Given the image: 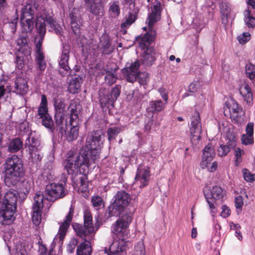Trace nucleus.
<instances>
[{"instance_id":"nucleus-19","label":"nucleus","mask_w":255,"mask_h":255,"mask_svg":"<svg viewBox=\"0 0 255 255\" xmlns=\"http://www.w3.org/2000/svg\"><path fill=\"white\" fill-rule=\"evenodd\" d=\"M151 12L148 14L146 23L148 26V30H153V24L160 19L161 3L159 0H155L151 7Z\"/></svg>"},{"instance_id":"nucleus-35","label":"nucleus","mask_w":255,"mask_h":255,"mask_svg":"<svg viewBox=\"0 0 255 255\" xmlns=\"http://www.w3.org/2000/svg\"><path fill=\"white\" fill-rule=\"evenodd\" d=\"M116 73V69L111 71H109L108 69L103 70L102 74L103 75L106 74L105 81L106 84L111 86L116 82L118 77Z\"/></svg>"},{"instance_id":"nucleus-40","label":"nucleus","mask_w":255,"mask_h":255,"mask_svg":"<svg viewBox=\"0 0 255 255\" xmlns=\"http://www.w3.org/2000/svg\"><path fill=\"white\" fill-rule=\"evenodd\" d=\"M35 59L38 69L44 71L46 67L44 52L35 53Z\"/></svg>"},{"instance_id":"nucleus-30","label":"nucleus","mask_w":255,"mask_h":255,"mask_svg":"<svg viewBox=\"0 0 255 255\" xmlns=\"http://www.w3.org/2000/svg\"><path fill=\"white\" fill-rule=\"evenodd\" d=\"M229 110L230 118L234 123L235 124L241 123L243 119L239 114L242 112V109L239 107V104L234 101L233 106Z\"/></svg>"},{"instance_id":"nucleus-28","label":"nucleus","mask_w":255,"mask_h":255,"mask_svg":"<svg viewBox=\"0 0 255 255\" xmlns=\"http://www.w3.org/2000/svg\"><path fill=\"white\" fill-rule=\"evenodd\" d=\"M14 92L17 94L24 95L25 94L28 90V86L26 80L22 77H18L14 82Z\"/></svg>"},{"instance_id":"nucleus-2","label":"nucleus","mask_w":255,"mask_h":255,"mask_svg":"<svg viewBox=\"0 0 255 255\" xmlns=\"http://www.w3.org/2000/svg\"><path fill=\"white\" fill-rule=\"evenodd\" d=\"M105 137V135L102 130L93 131L87 137L85 145L82 147L81 153L88 157L90 161L95 162L99 158Z\"/></svg>"},{"instance_id":"nucleus-4","label":"nucleus","mask_w":255,"mask_h":255,"mask_svg":"<svg viewBox=\"0 0 255 255\" xmlns=\"http://www.w3.org/2000/svg\"><path fill=\"white\" fill-rule=\"evenodd\" d=\"M90 160L88 157L84 156L80 151L79 154L74 153V151H70L64 162V168L68 174L71 176L73 182L76 183L74 181L75 178L79 174L81 173L79 168L82 165L89 167Z\"/></svg>"},{"instance_id":"nucleus-1","label":"nucleus","mask_w":255,"mask_h":255,"mask_svg":"<svg viewBox=\"0 0 255 255\" xmlns=\"http://www.w3.org/2000/svg\"><path fill=\"white\" fill-rule=\"evenodd\" d=\"M4 182L7 187L15 186L24 176L23 163L17 155H13L6 158L4 164Z\"/></svg>"},{"instance_id":"nucleus-41","label":"nucleus","mask_w":255,"mask_h":255,"mask_svg":"<svg viewBox=\"0 0 255 255\" xmlns=\"http://www.w3.org/2000/svg\"><path fill=\"white\" fill-rule=\"evenodd\" d=\"M138 8L134 7V4H130L128 11V26L132 24L137 18Z\"/></svg>"},{"instance_id":"nucleus-42","label":"nucleus","mask_w":255,"mask_h":255,"mask_svg":"<svg viewBox=\"0 0 255 255\" xmlns=\"http://www.w3.org/2000/svg\"><path fill=\"white\" fill-rule=\"evenodd\" d=\"M244 20L245 24L249 28H254L255 27V17L251 15V12L249 9L245 10Z\"/></svg>"},{"instance_id":"nucleus-20","label":"nucleus","mask_w":255,"mask_h":255,"mask_svg":"<svg viewBox=\"0 0 255 255\" xmlns=\"http://www.w3.org/2000/svg\"><path fill=\"white\" fill-rule=\"evenodd\" d=\"M149 174L150 171L148 169L139 166L137 169L134 184H137L140 188L146 186L148 183Z\"/></svg>"},{"instance_id":"nucleus-34","label":"nucleus","mask_w":255,"mask_h":255,"mask_svg":"<svg viewBox=\"0 0 255 255\" xmlns=\"http://www.w3.org/2000/svg\"><path fill=\"white\" fill-rule=\"evenodd\" d=\"M100 51L104 54H110L113 50L114 48L111 45V40L108 37H103L101 40Z\"/></svg>"},{"instance_id":"nucleus-21","label":"nucleus","mask_w":255,"mask_h":255,"mask_svg":"<svg viewBox=\"0 0 255 255\" xmlns=\"http://www.w3.org/2000/svg\"><path fill=\"white\" fill-rule=\"evenodd\" d=\"M71 20V26L74 34L76 36H79L80 32V27L81 26V16L79 10L74 8L69 14Z\"/></svg>"},{"instance_id":"nucleus-45","label":"nucleus","mask_w":255,"mask_h":255,"mask_svg":"<svg viewBox=\"0 0 255 255\" xmlns=\"http://www.w3.org/2000/svg\"><path fill=\"white\" fill-rule=\"evenodd\" d=\"M120 128L118 127H112L108 128L107 133L108 135V140L111 142L116 139L120 132Z\"/></svg>"},{"instance_id":"nucleus-36","label":"nucleus","mask_w":255,"mask_h":255,"mask_svg":"<svg viewBox=\"0 0 255 255\" xmlns=\"http://www.w3.org/2000/svg\"><path fill=\"white\" fill-rule=\"evenodd\" d=\"M90 11L93 14L98 15L103 13V7L100 0L92 1L88 6Z\"/></svg>"},{"instance_id":"nucleus-33","label":"nucleus","mask_w":255,"mask_h":255,"mask_svg":"<svg viewBox=\"0 0 255 255\" xmlns=\"http://www.w3.org/2000/svg\"><path fill=\"white\" fill-rule=\"evenodd\" d=\"M44 199H45V194L44 195L42 192H37L35 194L32 207L33 211H42Z\"/></svg>"},{"instance_id":"nucleus-44","label":"nucleus","mask_w":255,"mask_h":255,"mask_svg":"<svg viewBox=\"0 0 255 255\" xmlns=\"http://www.w3.org/2000/svg\"><path fill=\"white\" fill-rule=\"evenodd\" d=\"M40 119L42 120V125L51 132V130L54 129V122L50 115H47Z\"/></svg>"},{"instance_id":"nucleus-43","label":"nucleus","mask_w":255,"mask_h":255,"mask_svg":"<svg viewBox=\"0 0 255 255\" xmlns=\"http://www.w3.org/2000/svg\"><path fill=\"white\" fill-rule=\"evenodd\" d=\"M35 25L39 34H45V20L44 17L41 16L38 17L36 19Z\"/></svg>"},{"instance_id":"nucleus-39","label":"nucleus","mask_w":255,"mask_h":255,"mask_svg":"<svg viewBox=\"0 0 255 255\" xmlns=\"http://www.w3.org/2000/svg\"><path fill=\"white\" fill-rule=\"evenodd\" d=\"M45 22L49 25L52 30L57 34L60 35L61 31V28L59 24L57 23V22L53 18V17L50 15H46L44 17Z\"/></svg>"},{"instance_id":"nucleus-18","label":"nucleus","mask_w":255,"mask_h":255,"mask_svg":"<svg viewBox=\"0 0 255 255\" xmlns=\"http://www.w3.org/2000/svg\"><path fill=\"white\" fill-rule=\"evenodd\" d=\"M191 140L194 142L201 139L202 127L199 113H196L192 118L190 127Z\"/></svg>"},{"instance_id":"nucleus-48","label":"nucleus","mask_w":255,"mask_h":255,"mask_svg":"<svg viewBox=\"0 0 255 255\" xmlns=\"http://www.w3.org/2000/svg\"><path fill=\"white\" fill-rule=\"evenodd\" d=\"M45 34H39L35 38V53L43 52L42 49V44Z\"/></svg>"},{"instance_id":"nucleus-64","label":"nucleus","mask_w":255,"mask_h":255,"mask_svg":"<svg viewBox=\"0 0 255 255\" xmlns=\"http://www.w3.org/2000/svg\"><path fill=\"white\" fill-rule=\"evenodd\" d=\"M230 215V210L226 205L222 206L221 216L224 218L228 217Z\"/></svg>"},{"instance_id":"nucleus-46","label":"nucleus","mask_w":255,"mask_h":255,"mask_svg":"<svg viewBox=\"0 0 255 255\" xmlns=\"http://www.w3.org/2000/svg\"><path fill=\"white\" fill-rule=\"evenodd\" d=\"M15 64L16 67L19 70L22 69L25 65V59L24 57L26 55H24L22 52H16Z\"/></svg>"},{"instance_id":"nucleus-12","label":"nucleus","mask_w":255,"mask_h":255,"mask_svg":"<svg viewBox=\"0 0 255 255\" xmlns=\"http://www.w3.org/2000/svg\"><path fill=\"white\" fill-rule=\"evenodd\" d=\"M139 62L136 60L128 66V82L137 80L140 85H146L148 81V74L146 72L140 73Z\"/></svg>"},{"instance_id":"nucleus-6","label":"nucleus","mask_w":255,"mask_h":255,"mask_svg":"<svg viewBox=\"0 0 255 255\" xmlns=\"http://www.w3.org/2000/svg\"><path fill=\"white\" fill-rule=\"evenodd\" d=\"M113 200V202L106 211L108 217L120 216L126 210L128 207V193L123 190L119 191Z\"/></svg>"},{"instance_id":"nucleus-55","label":"nucleus","mask_w":255,"mask_h":255,"mask_svg":"<svg viewBox=\"0 0 255 255\" xmlns=\"http://www.w3.org/2000/svg\"><path fill=\"white\" fill-rule=\"evenodd\" d=\"M80 176L79 178V182L78 181V179H75L74 178V181L76 182V183L73 182L76 185H79L80 187H82L83 188L86 189L88 187V181H87V177L85 175H80Z\"/></svg>"},{"instance_id":"nucleus-57","label":"nucleus","mask_w":255,"mask_h":255,"mask_svg":"<svg viewBox=\"0 0 255 255\" xmlns=\"http://www.w3.org/2000/svg\"><path fill=\"white\" fill-rule=\"evenodd\" d=\"M41 211H33L32 220L33 224L38 226L41 222Z\"/></svg>"},{"instance_id":"nucleus-25","label":"nucleus","mask_w":255,"mask_h":255,"mask_svg":"<svg viewBox=\"0 0 255 255\" xmlns=\"http://www.w3.org/2000/svg\"><path fill=\"white\" fill-rule=\"evenodd\" d=\"M215 156V150L211 143L208 144L203 150L202 162L207 164L210 163ZM207 166V165H206Z\"/></svg>"},{"instance_id":"nucleus-62","label":"nucleus","mask_w":255,"mask_h":255,"mask_svg":"<svg viewBox=\"0 0 255 255\" xmlns=\"http://www.w3.org/2000/svg\"><path fill=\"white\" fill-rule=\"evenodd\" d=\"M251 35L249 32H244L238 37L239 42L241 44H245L250 39Z\"/></svg>"},{"instance_id":"nucleus-54","label":"nucleus","mask_w":255,"mask_h":255,"mask_svg":"<svg viewBox=\"0 0 255 255\" xmlns=\"http://www.w3.org/2000/svg\"><path fill=\"white\" fill-rule=\"evenodd\" d=\"M244 90L246 93L243 95V92L240 91V93L243 95L247 103H250L253 100V95L252 91L249 85H246L244 87Z\"/></svg>"},{"instance_id":"nucleus-3","label":"nucleus","mask_w":255,"mask_h":255,"mask_svg":"<svg viewBox=\"0 0 255 255\" xmlns=\"http://www.w3.org/2000/svg\"><path fill=\"white\" fill-rule=\"evenodd\" d=\"M156 35L154 30H148L138 43V50L141 52V62L145 67H150L155 61V51L151 45Z\"/></svg>"},{"instance_id":"nucleus-24","label":"nucleus","mask_w":255,"mask_h":255,"mask_svg":"<svg viewBox=\"0 0 255 255\" xmlns=\"http://www.w3.org/2000/svg\"><path fill=\"white\" fill-rule=\"evenodd\" d=\"M167 103L162 102L161 100H153L149 102V106L146 109L148 116L153 118V114L158 113L164 109Z\"/></svg>"},{"instance_id":"nucleus-47","label":"nucleus","mask_w":255,"mask_h":255,"mask_svg":"<svg viewBox=\"0 0 255 255\" xmlns=\"http://www.w3.org/2000/svg\"><path fill=\"white\" fill-rule=\"evenodd\" d=\"M145 250L142 242H137L134 246L131 255H145Z\"/></svg>"},{"instance_id":"nucleus-5","label":"nucleus","mask_w":255,"mask_h":255,"mask_svg":"<svg viewBox=\"0 0 255 255\" xmlns=\"http://www.w3.org/2000/svg\"><path fill=\"white\" fill-rule=\"evenodd\" d=\"M70 111L69 128L70 130L66 134V139L72 141L76 139L79 135V114L81 106L78 102L72 101L68 107Z\"/></svg>"},{"instance_id":"nucleus-11","label":"nucleus","mask_w":255,"mask_h":255,"mask_svg":"<svg viewBox=\"0 0 255 255\" xmlns=\"http://www.w3.org/2000/svg\"><path fill=\"white\" fill-rule=\"evenodd\" d=\"M67 191L63 185L55 183L48 185L45 190V199L50 201H55L56 199L63 198Z\"/></svg>"},{"instance_id":"nucleus-49","label":"nucleus","mask_w":255,"mask_h":255,"mask_svg":"<svg viewBox=\"0 0 255 255\" xmlns=\"http://www.w3.org/2000/svg\"><path fill=\"white\" fill-rule=\"evenodd\" d=\"M54 106L55 110V115H65L63 113L65 109V104L61 100H56L54 101Z\"/></svg>"},{"instance_id":"nucleus-32","label":"nucleus","mask_w":255,"mask_h":255,"mask_svg":"<svg viewBox=\"0 0 255 255\" xmlns=\"http://www.w3.org/2000/svg\"><path fill=\"white\" fill-rule=\"evenodd\" d=\"M31 188V182L27 180H24L21 183L19 186L18 196L22 199H24L27 197Z\"/></svg>"},{"instance_id":"nucleus-17","label":"nucleus","mask_w":255,"mask_h":255,"mask_svg":"<svg viewBox=\"0 0 255 255\" xmlns=\"http://www.w3.org/2000/svg\"><path fill=\"white\" fill-rule=\"evenodd\" d=\"M69 115H55L54 129L51 130L52 133H59L63 135L69 128Z\"/></svg>"},{"instance_id":"nucleus-14","label":"nucleus","mask_w":255,"mask_h":255,"mask_svg":"<svg viewBox=\"0 0 255 255\" xmlns=\"http://www.w3.org/2000/svg\"><path fill=\"white\" fill-rule=\"evenodd\" d=\"M84 220V226L77 225L76 227H74L77 235L81 238H86L87 236L92 233L94 229L92 216L89 211H85Z\"/></svg>"},{"instance_id":"nucleus-15","label":"nucleus","mask_w":255,"mask_h":255,"mask_svg":"<svg viewBox=\"0 0 255 255\" xmlns=\"http://www.w3.org/2000/svg\"><path fill=\"white\" fill-rule=\"evenodd\" d=\"M70 46L68 45H63L61 54L59 61V72L62 76H71V70L68 65L69 59Z\"/></svg>"},{"instance_id":"nucleus-56","label":"nucleus","mask_w":255,"mask_h":255,"mask_svg":"<svg viewBox=\"0 0 255 255\" xmlns=\"http://www.w3.org/2000/svg\"><path fill=\"white\" fill-rule=\"evenodd\" d=\"M246 72L248 77L251 79H254L255 77V66L252 63L247 64Z\"/></svg>"},{"instance_id":"nucleus-22","label":"nucleus","mask_w":255,"mask_h":255,"mask_svg":"<svg viewBox=\"0 0 255 255\" xmlns=\"http://www.w3.org/2000/svg\"><path fill=\"white\" fill-rule=\"evenodd\" d=\"M74 211V207L71 205L69 211L68 215L66 216L65 220L61 224L59 231L58 236L59 240L63 241L65 235L67 233V230L69 228L70 225L72 222Z\"/></svg>"},{"instance_id":"nucleus-26","label":"nucleus","mask_w":255,"mask_h":255,"mask_svg":"<svg viewBox=\"0 0 255 255\" xmlns=\"http://www.w3.org/2000/svg\"><path fill=\"white\" fill-rule=\"evenodd\" d=\"M2 209L0 213L3 217L4 221H7L8 223L13 221L14 219V214L16 211V207L15 206H9L2 205Z\"/></svg>"},{"instance_id":"nucleus-52","label":"nucleus","mask_w":255,"mask_h":255,"mask_svg":"<svg viewBox=\"0 0 255 255\" xmlns=\"http://www.w3.org/2000/svg\"><path fill=\"white\" fill-rule=\"evenodd\" d=\"M109 12L111 16L116 17L120 14V9L118 1L114 2L110 7Z\"/></svg>"},{"instance_id":"nucleus-63","label":"nucleus","mask_w":255,"mask_h":255,"mask_svg":"<svg viewBox=\"0 0 255 255\" xmlns=\"http://www.w3.org/2000/svg\"><path fill=\"white\" fill-rule=\"evenodd\" d=\"M157 91L159 93L161 97L163 99V101L165 103H167L168 101V93L167 90L164 87H160L158 89Z\"/></svg>"},{"instance_id":"nucleus-8","label":"nucleus","mask_w":255,"mask_h":255,"mask_svg":"<svg viewBox=\"0 0 255 255\" xmlns=\"http://www.w3.org/2000/svg\"><path fill=\"white\" fill-rule=\"evenodd\" d=\"M36 7L34 5L29 3L24 5L22 9L20 23L22 30L26 33H30L34 28V18Z\"/></svg>"},{"instance_id":"nucleus-16","label":"nucleus","mask_w":255,"mask_h":255,"mask_svg":"<svg viewBox=\"0 0 255 255\" xmlns=\"http://www.w3.org/2000/svg\"><path fill=\"white\" fill-rule=\"evenodd\" d=\"M226 144L222 143L217 149L218 155L220 157L226 156L228 153L237 145L235 133L230 130L226 133Z\"/></svg>"},{"instance_id":"nucleus-61","label":"nucleus","mask_w":255,"mask_h":255,"mask_svg":"<svg viewBox=\"0 0 255 255\" xmlns=\"http://www.w3.org/2000/svg\"><path fill=\"white\" fill-rule=\"evenodd\" d=\"M241 140L242 144L246 145L251 144L254 142L253 136L246 134H244L242 135Z\"/></svg>"},{"instance_id":"nucleus-60","label":"nucleus","mask_w":255,"mask_h":255,"mask_svg":"<svg viewBox=\"0 0 255 255\" xmlns=\"http://www.w3.org/2000/svg\"><path fill=\"white\" fill-rule=\"evenodd\" d=\"M244 151L240 148H237L235 150V156L236 157V165L238 166L242 161V155L244 154Z\"/></svg>"},{"instance_id":"nucleus-58","label":"nucleus","mask_w":255,"mask_h":255,"mask_svg":"<svg viewBox=\"0 0 255 255\" xmlns=\"http://www.w3.org/2000/svg\"><path fill=\"white\" fill-rule=\"evenodd\" d=\"M197 89V87L196 84L194 82L191 83L189 86L188 92L185 93L184 95H183L182 98H184L188 96H193V94L196 92Z\"/></svg>"},{"instance_id":"nucleus-7","label":"nucleus","mask_w":255,"mask_h":255,"mask_svg":"<svg viewBox=\"0 0 255 255\" xmlns=\"http://www.w3.org/2000/svg\"><path fill=\"white\" fill-rule=\"evenodd\" d=\"M114 233L118 240V247L121 252L126 251L128 243V214H125L114 225Z\"/></svg>"},{"instance_id":"nucleus-37","label":"nucleus","mask_w":255,"mask_h":255,"mask_svg":"<svg viewBox=\"0 0 255 255\" xmlns=\"http://www.w3.org/2000/svg\"><path fill=\"white\" fill-rule=\"evenodd\" d=\"M37 113L38 115L39 116V119L49 114L47 108V97L44 94L41 95V100Z\"/></svg>"},{"instance_id":"nucleus-9","label":"nucleus","mask_w":255,"mask_h":255,"mask_svg":"<svg viewBox=\"0 0 255 255\" xmlns=\"http://www.w3.org/2000/svg\"><path fill=\"white\" fill-rule=\"evenodd\" d=\"M25 146L28 148L30 157L35 160H40L42 155L40 152V140L35 131H31L25 141Z\"/></svg>"},{"instance_id":"nucleus-13","label":"nucleus","mask_w":255,"mask_h":255,"mask_svg":"<svg viewBox=\"0 0 255 255\" xmlns=\"http://www.w3.org/2000/svg\"><path fill=\"white\" fill-rule=\"evenodd\" d=\"M121 86L116 85L113 89L110 94H100V103L103 109L106 111L110 110L114 107V103L120 94Z\"/></svg>"},{"instance_id":"nucleus-53","label":"nucleus","mask_w":255,"mask_h":255,"mask_svg":"<svg viewBox=\"0 0 255 255\" xmlns=\"http://www.w3.org/2000/svg\"><path fill=\"white\" fill-rule=\"evenodd\" d=\"M91 202L93 206L96 210H100L104 206V202L100 196H95L92 198Z\"/></svg>"},{"instance_id":"nucleus-23","label":"nucleus","mask_w":255,"mask_h":255,"mask_svg":"<svg viewBox=\"0 0 255 255\" xmlns=\"http://www.w3.org/2000/svg\"><path fill=\"white\" fill-rule=\"evenodd\" d=\"M22 34L16 40L17 52H22L24 55L30 54L29 47L27 44V34L22 31Z\"/></svg>"},{"instance_id":"nucleus-29","label":"nucleus","mask_w":255,"mask_h":255,"mask_svg":"<svg viewBox=\"0 0 255 255\" xmlns=\"http://www.w3.org/2000/svg\"><path fill=\"white\" fill-rule=\"evenodd\" d=\"M18 192L16 191H8L4 196L2 202V205L15 206L16 207L17 203V194Z\"/></svg>"},{"instance_id":"nucleus-10","label":"nucleus","mask_w":255,"mask_h":255,"mask_svg":"<svg viewBox=\"0 0 255 255\" xmlns=\"http://www.w3.org/2000/svg\"><path fill=\"white\" fill-rule=\"evenodd\" d=\"M225 195V192L220 186H214L211 189H208V187L204 188V195L212 213H214L216 212L214 206L215 200L222 199Z\"/></svg>"},{"instance_id":"nucleus-31","label":"nucleus","mask_w":255,"mask_h":255,"mask_svg":"<svg viewBox=\"0 0 255 255\" xmlns=\"http://www.w3.org/2000/svg\"><path fill=\"white\" fill-rule=\"evenodd\" d=\"M82 83V79L80 76L73 78L70 80L68 88L69 93L73 94L78 93L80 91Z\"/></svg>"},{"instance_id":"nucleus-50","label":"nucleus","mask_w":255,"mask_h":255,"mask_svg":"<svg viewBox=\"0 0 255 255\" xmlns=\"http://www.w3.org/2000/svg\"><path fill=\"white\" fill-rule=\"evenodd\" d=\"M220 7L222 15L227 17L231 10L230 4L226 1H222L220 5Z\"/></svg>"},{"instance_id":"nucleus-51","label":"nucleus","mask_w":255,"mask_h":255,"mask_svg":"<svg viewBox=\"0 0 255 255\" xmlns=\"http://www.w3.org/2000/svg\"><path fill=\"white\" fill-rule=\"evenodd\" d=\"M79 240L75 238L71 239L67 245V252L69 254L73 253L76 247L78 246Z\"/></svg>"},{"instance_id":"nucleus-38","label":"nucleus","mask_w":255,"mask_h":255,"mask_svg":"<svg viewBox=\"0 0 255 255\" xmlns=\"http://www.w3.org/2000/svg\"><path fill=\"white\" fill-rule=\"evenodd\" d=\"M23 141L17 137L13 139L9 143L8 147V151L10 152H15L22 148Z\"/></svg>"},{"instance_id":"nucleus-27","label":"nucleus","mask_w":255,"mask_h":255,"mask_svg":"<svg viewBox=\"0 0 255 255\" xmlns=\"http://www.w3.org/2000/svg\"><path fill=\"white\" fill-rule=\"evenodd\" d=\"M81 242L77 246L76 255H91L92 248L90 241L86 240Z\"/></svg>"},{"instance_id":"nucleus-59","label":"nucleus","mask_w":255,"mask_h":255,"mask_svg":"<svg viewBox=\"0 0 255 255\" xmlns=\"http://www.w3.org/2000/svg\"><path fill=\"white\" fill-rule=\"evenodd\" d=\"M243 173L244 178L246 181L252 182L255 180V175L252 174L247 169H243Z\"/></svg>"}]
</instances>
